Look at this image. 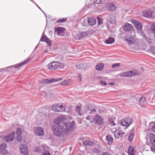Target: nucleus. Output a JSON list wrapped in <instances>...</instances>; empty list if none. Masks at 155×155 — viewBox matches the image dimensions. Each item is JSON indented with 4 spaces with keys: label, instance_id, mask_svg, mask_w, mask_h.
Returning <instances> with one entry per match:
<instances>
[{
    "label": "nucleus",
    "instance_id": "obj_1",
    "mask_svg": "<svg viewBox=\"0 0 155 155\" xmlns=\"http://www.w3.org/2000/svg\"><path fill=\"white\" fill-rule=\"evenodd\" d=\"M74 122H67L64 124V126L58 124H54L52 128L55 135L58 137L63 136L64 134L67 135L72 131L74 127Z\"/></svg>",
    "mask_w": 155,
    "mask_h": 155
},
{
    "label": "nucleus",
    "instance_id": "obj_2",
    "mask_svg": "<svg viewBox=\"0 0 155 155\" xmlns=\"http://www.w3.org/2000/svg\"><path fill=\"white\" fill-rule=\"evenodd\" d=\"M68 119V117L62 115L58 117L57 118L55 119L54 120V122L57 124H60L62 123L63 124V126H64V123L68 122H66Z\"/></svg>",
    "mask_w": 155,
    "mask_h": 155
},
{
    "label": "nucleus",
    "instance_id": "obj_3",
    "mask_svg": "<svg viewBox=\"0 0 155 155\" xmlns=\"http://www.w3.org/2000/svg\"><path fill=\"white\" fill-rule=\"evenodd\" d=\"M147 137H149L153 146L150 147L151 150L155 153V135L152 133L147 134Z\"/></svg>",
    "mask_w": 155,
    "mask_h": 155
},
{
    "label": "nucleus",
    "instance_id": "obj_4",
    "mask_svg": "<svg viewBox=\"0 0 155 155\" xmlns=\"http://www.w3.org/2000/svg\"><path fill=\"white\" fill-rule=\"evenodd\" d=\"M139 74L138 71L136 70L127 71L120 74L121 77H130Z\"/></svg>",
    "mask_w": 155,
    "mask_h": 155
},
{
    "label": "nucleus",
    "instance_id": "obj_5",
    "mask_svg": "<svg viewBox=\"0 0 155 155\" xmlns=\"http://www.w3.org/2000/svg\"><path fill=\"white\" fill-rule=\"evenodd\" d=\"M52 109L54 111L57 112L65 111L64 106L58 104H54L52 107Z\"/></svg>",
    "mask_w": 155,
    "mask_h": 155
},
{
    "label": "nucleus",
    "instance_id": "obj_6",
    "mask_svg": "<svg viewBox=\"0 0 155 155\" xmlns=\"http://www.w3.org/2000/svg\"><path fill=\"white\" fill-rule=\"evenodd\" d=\"M34 134L37 136H44L45 134L44 130L41 127H36L34 130Z\"/></svg>",
    "mask_w": 155,
    "mask_h": 155
},
{
    "label": "nucleus",
    "instance_id": "obj_7",
    "mask_svg": "<svg viewBox=\"0 0 155 155\" xmlns=\"http://www.w3.org/2000/svg\"><path fill=\"white\" fill-rule=\"evenodd\" d=\"M131 22L134 25L138 31H141L142 29V25L139 21L136 20H132Z\"/></svg>",
    "mask_w": 155,
    "mask_h": 155
},
{
    "label": "nucleus",
    "instance_id": "obj_8",
    "mask_svg": "<svg viewBox=\"0 0 155 155\" xmlns=\"http://www.w3.org/2000/svg\"><path fill=\"white\" fill-rule=\"evenodd\" d=\"M94 122L95 124L99 125L103 123V119L101 116L96 115L94 117Z\"/></svg>",
    "mask_w": 155,
    "mask_h": 155
},
{
    "label": "nucleus",
    "instance_id": "obj_9",
    "mask_svg": "<svg viewBox=\"0 0 155 155\" xmlns=\"http://www.w3.org/2000/svg\"><path fill=\"white\" fill-rule=\"evenodd\" d=\"M114 136L116 139L120 138L124 134V132L121 129H118L115 130L114 131Z\"/></svg>",
    "mask_w": 155,
    "mask_h": 155
},
{
    "label": "nucleus",
    "instance_id": "obj_10",
    "mask_svg": "<svg viewBox=\"0 0 155 155\" xmlns=\"http://www.w3.org/2000/svg\"><path fill=\"white\" fill-rule=\"evenodd\" d=\"M57 61H53L47 65L48 69L51 70H54L58 68Z\"/></svg>",
    "mask_w": 155,
    "mask_h": 155
},
{
    "label": "nucleus",
    "instance_id": "obj_11",
    "mask_svg": "<svg viewBox=\"0 0 155 155\" xmlns=\"http://www.w3.org/2000/svg\"><path fill=\"white\" fill-rule=\"evenodd\" d=\"M132 121L133 120L131 118L128 117L122 120L121 123L123 126H128L132 123Z\"/></svg>",
    "mask_w": 155,
    "mask_h": 155
},
{
    "label": "nucleus",
    "instance_id": "obj_12",
    "mask_svg": "<svg viewBox=\"0 0 155 155\" xmlns=\"http://www.w3.org/2000/svg\"><path fill=\"white\" fill-rule=\"evenodd\" d=\"M20 150L23 154L26 155L28 153V148L26 145L21 144L20 145Z\"/></svg>",
    "mask_w": 155,
    "mask_h": 155
},
{
    "label": "nucleus",
    "instance_id": "obj_13",
    "mask_svg": "<svg viewBox=\"0 0 155 155\" xmlns=\"http://www.w3.org/2000/svg\"><path fill=\"white\" fill-rule=\"evenodd\" d=\"M15 133L13 132L8 136H5L3 138L4 141L9 142L13 140L15 136Z\"/></svg>",
    "mask_w": 155,
    "mask_h": 155
},
{
    "label": "nucleus",
    "instance_id": "obj_14",
    "mask_svg": "<svg viewBox=\"0 0 155 155\" xmlns=\"http://www.w3.org/2000/svg\"><path fill=\"white\" fill-rule=\"evenodd\" d=\"M126 40L128 44L130 45H132L134 43L135 39L133 36L130 35L127 36Z\"/></svg>",
    "mask_w": 155,
    "mask_h": 155
},
{
    "label": "nucleus",
    "instance_id": "obj_15",
    "mask_svg": "<svg viewBox=\"0 0 155 155\" xmlns=\"http://www.w3.org/2000/svg\"><path fill=\"white\" fill-rule=\"evenodd\" d=\"M87 35V33L86 32H81L76 35V38L78 39H81L85 38Z\"/></svg>",
    "mask_w": 155,
    "mask_h": 155
},
{
    "label": "nucleus",
    "instance_id": "obj_16",
    "mask_svg": "<svg viewBox=\"0 0 155 155\" xmlns=\"http://www.w3.org/2000/svg\"><path fill=\"white\" fill-rule=\"evenodd\" d=\"M147 103V99L144 97H142L139 101V104L142 107H145Z\"/></svg>",
    "mask_w": 155,
    "mask_h": 155
},
{
    "label": "nucleus",
    "instance_id": "obj_17",
    "mask_svg": "<svg viewBox=\"0 0 155 155\" xmlns=\"http://www.w3.org/2000/svg\"><path fill=\"white\" fill-rule=\"evenodd\" d=\"M30 58H28L25 59L23 62H21L20 64H16L15 65L12 66V67H14L15 68L17 69L19 68L22 65H24L28 63L30 60Z\"/></svg>",
    "mask_w": 155,
    "mask_h": 155
},
{
    "label": "nucleus",
    "instance_id": "obj_18",
    "mask_svg": "<svg viewBox=\"0 0 155 155\" xmlns=\"http://www.w3.org/2000/svg\"><path fill=\"white\" fill-rule=\"evenodd\" d=\"M88 24L91 26L95 25L96 23V20L93 17H90L87 19Z\"/></svg>",
    "mask_w": 155,
    "mask_h": 155
},
{
    "label": "nucleus",
    "instance_id": "obj_19",
    "mask_svg": "<svg viewBox=\"0 0 155 155\" xmlns=\"http://www.w3.org/2000/svg\"><path fill=\"white\" fill-rule=\"evenodd\" d=\"M132 26L128 23L125 24L123 26L124 30L125 31H130L132 29Z\"/></svg>",
    "mask_w": 155,
    "mask_h": 155
},
{
    "label": "nucleus",
    "instance_id": "obj_20",
    "mask_svg": "<svg viewBox=\"0 0 155 155\" xmlns=\"http://www.w3.org/2000/svg\"><path fill=\"white\" fill-rule=\"evenodd\" d=\"M143 15L147 18H150L152 16V12L150 9L145 10L143 12Z\"/></svg>",
    "mask_w": 155,
    "mask_h": 155
},
{
    "label": "nucleus",
    "instance_id": "obj_21",
    "mask_svg": "<svg viewBox=\"0 0 155 155\" xmlns=\"http://www.w3.org/2000/svg\"><path fill=\"white\" fill-rule=\"evenodd\" d=\"M107 18H108L109 21L112 24H114L115 23V17L113 14H109Z\"/></svg>",
    "mask_w": 155,
    "mask_h": 155
},
{
    "label": "nucleus",
    "instance_id": "obj_22",
    "mask_svg": "<svg viewBox=\"0 0 155 155\" xmlns=\"http://www.w3.org/2000/svg\"><path fill=\"white\" fill-rule=\"evenodd\" d=\"M65 30V28L62 27H57L55 28V32L57 33L58 35H59L60 34L63 33Z\"/></svg>",
    "mask_w": 155,
    "mask_h": 155
},
{
    "label": "nucleus",
    "instance_id": "obj_23",
    "mask_svg": "<svg viewBox=\"0 0 155 155\" xmlns=\"http://www.w3.org/2000/svg\"><path fill=\"white\" fill-rule=\"evenodd\" d=\"M106 141L109 145H111L112 144L113 141V139L110 135H108L106 137Z\"/></svg>",
    "mask_w": 155,
    "mask_h": 155
},
{
    "label": "nucleus",
    "instance_id": "obj_24",
    "mask_svg": "<svg viewBox=\"0 0 155 155\" xmlns=\"http://www.w3.org/2000/svg\"><path fill=\"white\" fill-rule=\"evenodd\" d=\"M135 152L134 147L132 146H130L128 151V153L130 155H134Z\"/></svg>",
    "mask_w": 155,
    "mask_h": 155
},
{
    "label": "nucleus",
    "instance_id": "obj_25",
    "mask_svg": "<svg viewBox=\"0 0 155 155\" xmlns=\"http://www.w3.org/2000/svg\"><path fill=\"white\" fill-rule=\"evenodd\" d=\"M114 41V38L112 37H109L105 40V42L107 44H111L113 43Z\"/></svg>",
    "mask_w": 155,
    "mask_h": 155
},
{
    "label": "nucleus",
    "instance_id": "obj_26",
    "mask_svg": "<svg viewBox=\"0 0 155 155\" xmlns=\"http://www.w3.org/2000/svg\"><path fill=\"white\" fill-rule=\"evenodd\" d=\"M104 67V64L102 63H99L97 64L96 67V69L98 71H102Z\"/></svg>",
    "mask_w": 155,
    "mask_h": 155
},
{
    "label": "nucleus",
    "instance_id": "obj_27",
    "mask_svg": "<svg viewBox=\"0 0 155 155\" xmlns=\"http://www.w3.org/2000/svg\"><path fill=\"white\" fill-rule=\"evenodd\" d=\"M71 81L70 79L65 80L61 83V84L63 86H67L71 84Z\"/></svg>",
    "mask_w": 155,
    "mask_h": 155
},
{
    "label": "nucleus",
    "instance_id": "obj_28",
    "mask_svg": "<svg viewBox=\"0 0 155 155\" xmlns=\"http://www.w3.org/2000/svg\"><path fill=\"white\" fill-rule=\"evenodd\" d=\"M93 143V142L89 140H86L83 142V144L85 145H91Z\"/></svg>",
    "mask_w": 155,
    "mask_h": 155
},
{
    "label": "nucleus",
    "instance_id": "obj_29",
    "mask_svg": "<svg viewBox=\"0 0 155 155\" xmlns=\"http://www.w3.org/2000/svg\"><path fill=\"white\" fill-rule=\"evenodd\" d=\"M108 9L111 11H114L116 9V6L111 3H109L108 4Z\"/></svg>",
    "mask_w": 155,
    "mask_h": 155
},
{
    "label": "nucleus",
    "instance_id": "obj_30",
    "mask_svg": "<svg viewBox=\"0 0 155 155\" xmlns=\"http://www.w3.org/2000/svg\"><path fill=\"white\" fill-rule=\"evenodd\" d=\"M62 78H59L58 79H54L52 78L50 80V83H54L55 82L60 81L62 80Z\"/></svg>",
    "mask_w": 155,
    "mask_h": 155
},
{
    "label": "nucleus",
    "instance_id": "obj_31",
    "mask_svg": "<svg viewBox=\"0 0 155 155\" xmlns=\"http://www.w3.org/2000/svg\"><path fill=\"white\" fill-rule=\"evenodd\" d=\"M106 0H95L94 1V4H99L103 3Z\"/></svg>",
    "mask_w": 155,
    "mask_h": 155
},
{
    "label": "nucleus",
    "instance_id": "obj_32",
    "mask_svg": "<svg viewBox=\"0 0 155 155\" xmlns=\"http://www.w3.org/2000/svg\"><path fill=\"white\" fill-rule=\"evenodd\" d=\"M40 83L44 84H49L50 83V80L48 79H43L42 80L40 81Z\"/></svg>",
    "mask_w": 155,
    "mask_h": 155
},
{
    "label": "nucleus",
    "instance_id": "obj_33",
    "mask_svg": "<svg viewBox=\"0 0 155 155\" xmlns=\"http://www.w3.org/2000/svg\"><path fill=\"white\" fill-rule=\"evenodd\" d=\"M6 147V145L5 143H3L0 145V151L5 150Z\"/></svg>",
    "mask_w": 155,
    "mask_h": 155
},
{
    "label": "nucleus",
    "instance_id": "obj_34",
    "mask_svg": "<svg viewBox=\"0 0 155 155\" xmlns=\"http://www.w3.org/2000/svg\"><path fill=\"white\" fill-rule=\"evenodd\" d=\"M57 63H58L57 64L58 66V68H60L61 69H64V67L65 66V65L64 63H60L58 62H57Z\"/></svg>",
    "mask_w": 155,
    "mask_h": 155
},
{
    "label": "nucleus",
    "instance_id": "obj_35",
    "mask_svg": "<svg viewBox=\"0 0 155 155\" xmlns=\"http://www.w3.org/2000/svg\"><path fill=\"white\" fill-rule=\"evenodd\" d=\"M150 126H152V131L155 133V122H152L150 124Z\"/></svg>",
    "mask_w": 155,
    "mask_h": 155
},
{
    "label": "nucleus",
    "instance_id": "obj_36",
    "mask_svg": "<svg viewBox=\"0 0 155 155\" xmlns=\"http://www.w3.org/2000/svg\"><path fill=\"white\" fill-rule=\"evenodd\" d=\"M138 32L140 33V35L143 38H144L145 40H147V38L146 37V35L143 31L142 29L141 31H138Z\"/></svg>",
    "mask_w": 155,
    "mask_h": 155
},
{
    "label": "nucleus",
    "instance_id": "obj_37",
    "mask_svg": "<svg viewBox=\"0 0 155 155\" xmlns=\"http://www.w3.org/2000/svg\"><path fill=\"white\" fill-rule=\"evenodd\" d=\"M76 110L77 113L80 115H81L82 114L81 113V107H80L77 106H76Z\"/></svg>",
    "mask_w": 155,
    "mask_h": 155
},
{
    "label": "nucleus",
    "instance_id": "obj_38",
    "mask_svg": "<svg viewBox=\"0 0 155 155\" xmlns=\"http://www.w3.org/2000/svg\"><path fill=\"white\" fill-rule=\"evenodd\" d=\"M134 139V134L133 133H131L128 137V140L129 141H132Z\"/></svg>",
    "mask_w": 155,
    "mask_h": 155
},
{
    "label": "nucleus",
    "instance_id": "obj_39",
    "mask_svg": "<svg viewBox=\"0 0 155 155\" xmlns=\"http://www.w3.org/2000/svg\"><path fill=\"white\" fill-rule=\"evenodd\" d=\"M48 38L45 35H42L40 39V41L43 42H45Z\"/></svg>",
    "mask_w": 155,
    "mask_h": 155
},
{
    "label": "nucleus",
    "instance_id": "obj_40",
    "mask_svg": "<svg viewBox=\"0 0 155 155\" xmlns=\"http://www.w3.org/2000/svg\"><path fill=\"white\" fill-rule=\"evenodd\" d=\"M97 19L98 21V23L99 25H101L103 24V22L102 19L100 18L99 17H97Z\"/></svg>",
    "mask_w": 155,
    "mask_h": 155
},
{
    "label": "nucleus",
    "instance_id": "obj_41",
    "mask_svg": "<svg viewBox=\"0 0 155 155\" xmlns=\"http://www.w3.org/2000/svg\"><path fill=\"white\" fill-rule=\"evenodd\" d=\"M41 150V148L40 147L37 146H36L34 149V150L35 152H40Z\"/></svg>",
    "mask_w": 155,
    "mask_h": 155
},
{
    "label": "nucleus",
    "instance_id": "obj_42",
    "mask_svg": "<svg viewBox=\"0 0 155 155\" xmlns=\"http://www.w3.org/2000/svg\"><path fill=\"white\" fill-rule=\"evenodd\" d=\"M22 131L20 128H18L16 130V134L17 135H21Z\"/></svg>",
    "mask_w": 155,
    "mask_h": 155
},
{
    "label": "nucleus",
    "instance_id": "obj_43",
    "mask_svg": "<svg viewBox=\"0 0 155 155\" xmlns=\"http://www.w3.org/2000/svg\"><path fill=\"white\" fill-rule=\"evenodd\" d=\"M109 122L110 124H111V125L112 126H115L116 124L111 119H110L109 120Z\"/></svg>",
    "mask_w": 155,
    "mask_h": 155
},
{
    "label": "nucleus",
    "instance_id": "obj_44",
    "mask_svg": "<svg viewBox=\"0 0 155 155\" xmlns=\"http://www.w3.org/2000/svg\"><path fill=\"white\" fill-rule=\"evenodd\" d=\"M67 20V18H62L60 19H59L58 20L57 22H63L65 21H66Z\"/></svg>",
    "mask_w": 155,
    "mask_h": 155
},
{
    "label": "nucleus",
    "instance_id": "obj_45",
    "mask_svg": "<svg viewBox=\"0 0 155 155\" xmlns=\"http://www.w3.org/2000/svg\"><path fill=\"white\" fill-rule=\"evenodd\" d=\"M16 139L18 141H21L22 140L21 135H17Z\"/></svg>",
    "mask_w": 155,
    "mask_h": 155
},
{
    "label": "nucleus",
    "instance_id": "obj_46",
    "mask_svg": "<svg viewBox=\"0 0 155 155\" xmlns=\"http://www.w3.org/2000/svg\"><path fill=\"white\" fill-rule=\"evenodd\" d=\"M150 51L153 54L155 55V47H152L150 48Z\"/></svg>",
    "mask_w": 155,
    "mask_h": 155
},
{
    "label": "nucleus",
    "instance_id": "obj_47",
    "mask_svg": "<svg viewBox=\"0 0 155 155\" xmlns=\"http://www.w3.org/2000/svg\"><path fill=\"white\" fill-rule=\"evenodd\" d=\"M92 152L95 153H99L100 152V150L97 148H94L93 149Z\"/></svg>",
    "mask_w": 155,
    "mask_h": 155
},
{
    "label": "nucleus",
    "instance_id": "obj_48",
    "mask_svg": "<svg viewBox=\"0 0 155 155\" xmlns=\"http://www.w3.org/2000/svg\"><path fill=\"white\" fill-rule=\"evenodd\" d=\"M151 29L152 32L155 34V25H152L151 26Z\"/></svg>",
    "mask_w": 155,
    "mask_h": 155
},
{
    "label": "nucleus",
    "instance_id": "obj_49",
    "mask_svg": "<svg viewBox=\"0 0 155 155\" xmlns=\"http://www.w3.org/2000/svg\"><path fill=\"white\" fill-rule=\"evenodd\" d=\"M45 42H46L50 46L51 45V42L49 38H48V39L45 41Z\"/></svg>",
    "mask_w": 155,
    "mask_h": 155
},
{
    "label": "nucleus",
    "instance_id": "obj_50",
    "mask_svg": "<svg viewBox=\"0 0 155 155\" xmlns=\"http://www.w3.org/2000/svg\"><path fill=\"white\" fill-rule=\"evenodd\" d=\"M42 147L44 150H46V151H47V150L48 149V147L45 145H43Z\"/></svg>",
    "mask_w": 155,
    "mask_h": 155
},
{
    "label": "nucleus",
    "instance_id": "obj_51",
    "mask_svg": "<svg viewBox=\"0 0 155 155\" xmlns=\"http://www.w3.org/2000/svg\"><path fill=\"white\" fill-rule=\"evenodd\" d=\"M42 155H51L49 152L48 151H46L44 153H43Z\"/></svg>",
    "mask_w": 155,
    "mask_h": 155
},
{
    "label": "nucleus",
    "instance_id": "obj_52",
    "mask_svg": "<svg viewBox=\"0 0 155 155\" xmlns=\"http://www.w3.org/2000/svg\"><path fill=\"white\" fill-rule=\"evenodd\" d=\"M120 63H119L114 64L112 65V67L113 68H114L115 67L119 66H120Z\"/></svg>",
    "mask_w": 155,
    "mask_h": 155
},
{
    "label": "nucleus",
    "instance_id": "obj_53",
    "mask_svg": "<svg viewBox=\"0 0 155 155\" xmlns=\"http://www.w3.org/2000/svg\"><path fill=\"white\" fill-rule=\"evenodd\" d=\"M100 83L101 84L104 85H106L107 84V83L104 81H101Z\"/></svg>",
    "mask_w": 155,
    "mask_h": 155
},
{
    "label": "nucleus",
    "instance_id": "obj_54",
    "mask_svg": "<svg viewBox=\"0 0 155 155\" xmlns=\"http://www.w3.org/2000/svg\"><path fill=\"white\" fill-rule=\"evenodd\" d=\"M101 155H111L108 152H104V153Z\"/></svg>",
    "mask_w": 155,
    "mask_h": 155
},
{
    "label": "nucleus",
    "instance_id": "obj_55",
    "mask_svg": "<svg viewBox=\"0 0 155 155\" xmlns=\"http://www.w3.org/2000/svg\"><path fill=\"white\" fill-rule=\"evenodd\" d=\"M78 77L79 78V79L80 81L81 80V74H78Z\"/></svg>",
    "mask_w": 155,
    "mask_h": 155
},
{
    "label": "nucleus",
    "instance_id": "obj_56",
    "mask_svg": "<svg viewBox=\"0 0 155 155\" xmlns=\"http://www.w3.org/2000/svg\"><path fill=\"white\" fill-rule=\"evenodd\" d=\"M86 119H87V120H90L91 119V117L90 116H87L86 117Z\"/></svg>",
    "mask_w": 155,
    "mask_h": 155
},
{
    "label": "nucleus",
    "instance_id": "obj_57",
    "mask_svg": "<svg viewBox=\"0 0 155 155\" xmlns=\"http://www.w3.org/2000/svg\"><path fill=\"white\" fill-rule=\"evenodd\" d=\"M30 0L32 2H33L36 5V4L34 2L33 0Z\"/></svg>",
    "mask_w": 155,
    "mask_h": 155
},
{
    "label": "nucleus",
    "instance_id": "obj_58",
    "mask_svg": "<svg viewBox=\"0 0 155 155\" xmlns=\"http://www.w3.org/2000/svg\"><path fill=\"white\" fill-rule=\"evenodd\" d=\"M91 154L89 152H88L87 153L86 155H90Z\"/></svg>",
    "mask_w": 155,
    "mask_h": 155
},
{
    "label": "nucleus",
    "instance_id": "obj_59",
    "mask_svg": "<svg viewBox=\"0 0 155 155\" xmlns=\"http://www.w3.org/2000/svg\"><path fill=\"white\" fill-rule=\"evenodd\" d=\"M48 51V50L47 49L45 50L44 51V52H47Z\"/></svg>",
    "mask_w": 155,
    "mask_h": 155
},
{
    "label": "nucleus",
    "instance_id": "obj_60",
    "mask_svg": "<svg viewBox=\"0 0 155 155\" xmlns=\"http://www.w3.org/2000/svg\"><path fill=\"white\" fill-rule=\"evenodd\" d=\"M40 10H41L42 11V12H43L44 14H45V13H44V12L43 11V10H42L41 9H40Z\"/></svg>",
    "mask_w": 155,
    "mask_h": 155
},
{
    "label": "nucleus",
    "instance_id": "obj_61",
    "mask_svg": "<svg viewBox=\"0 0 155 155\" xmlns=\"http://www.w3.org/2000/svg\"><path fill=\"white\" fill-rule=\"evenodd\" d=\"M92 111H96V110H95L93 109L92 110Z\"/></svg>",
    "mask_w": 155,
    "mask_h": 155
},
{
    "label": "nucleus",
    "instance_id": "obj_62",
    "mask_svg": "<svg viewBox=\"0 0 155 155\" xmlns=\"http://www.w3.org/2000/svg\"><path fill=\"white\" fill-rule=\"evenodd\" d=\"M77 68H78L80 69V68H78V64H77Z\"/></svg>",
    "mask_w": 155,
    "mask_h": 155
},
{
    "label": "nucleus",
    "instance_id": "obj_63",
    "mask_svg": "<svg viewBox=\"0 0 155 155\" xmlns=\"http://www.w3.org/2000/svg\"><path fill=\"white\" fill-rule=\"evenodd\" d=\"M110 84H111V85H114V84L113 83H110Z\"/></svg>",
    "mask_w": 155,
    "mask_h": 155
},
{
    "label": "nucleus",
    "instance_id": "obj_64",
    "mask_svg": "<svg viewBox=\"0 0 155 155\" xmlns=\"http://www.w3.org/2000/svg\"><path fill=\"white\" fill-rule=\"evenodd\" d=\"M37 6L40 9H41L39 6Z\"/></svg>",
    "mask_w": 155,
    "mask_h": 155
}]
</instances>
